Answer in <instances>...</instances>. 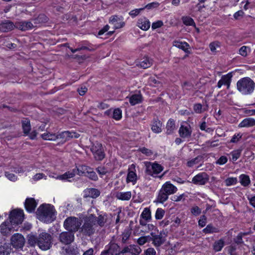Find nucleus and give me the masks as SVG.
I'll return each instance as SVG.
<instances>
[{
	"label": "nucleus",
	"instance_id": "nucleus-1",
	"mask_svg": "<svg viewBox=\"0 0 255 255\" xmlns=\"http://www.w3.org/2000/svg\"><path fill=\"white\" fill-rule=\"evenodd\" d=\"M56 213L53 206L49 204H43L37 209L36 215L39 220L47 223H51L55 219Z\"/></svg>",
	"mask_w": 255,
	"mask_h": 255
},
{
	"label": "nucleus",
	"instance_id": "nucleus-2",
	"mask_svg": "<svg viewBox=\"0 0 255 255\" xmlns=\"http://www.w3.org/2000/svg\"><path fill=\"white\" fill-rule=\"evenodd\" d=\"M237 88L242 95H249L254 91L255 83L250 78L244 77L237 82Z\"/></svg>",
	"mask_w": 255,
	"mask_h": 255
},
{
	"label": "nucleus",
	"instance_id": "nucleus-3",
	"mask_svg": "<svg viewBox=\"0 0 255 255\" xmlns=\"http://www.w3.org/2000/svg\"><path fill=\"white\" fill-rule=\"evenodd\" d=\"M95 219L94 214H90L84 218V222L80 228V233L85 236L90 237L97 230V224L94 223Z\"/></svg>",
	"mask_w": 255,
	"mask_h": 255
},
{
	"label": "nucleus",
	"instance_id": "nucleus-4",
	"mask_svg": "<svg viewBox=\"0 0 255 255\" xmlns=\"http://www.w3.org/2000/svg\"><path fill=\"white\" fill-rule=\"evenodd\" d=\"M81 225V223L78 218L72 216L67 218L63 223L65 229L74 234L80 229Z\"/></svg>",
	"mask_w": 255,
	"mask_h": 255
},
{
	"label": "nucleus",
	"instance_id": "nucleus-5",
	"mask_svg": "<svg viewBox=\"0 0 255 255\" xmlns=\"http://www.w3.org/2000/svg\"><path fill=\"white\" fill-rule=\"evenodd\" d=\"M51 236L50 234L42 232L38 236V246L42 250H47L51 246Z\"/></svg>",
	"mask_w": 255,
	"mask_h": 255
},
{
	"label": "nucleus",
	"instance_id": "nucleus-6",
	"mask_svg": "<svg viewBox=\"0 0 255 255\" xmlns=\"http://www.w3.org/2000/svg\"><path fill=\"white\" fill-rule=\"evenodd\" d=\"M145 172L148 175L154 176L160 173L164 169L163 167L160 164L155 162H146L145 163Z\"/></svg>",
	"mask_w": 255,
	"mask_h": 255
},
{
	"label": "nucleus",
	"instance_id": "nucleus-7",
	"mask_svg": "<svg viewBox=\"0 0 255 255\" xmlns=\"http://www.w3.org/2000/svg\"><path fill=\"white\" fill-rule=\"evenodd\" d=\"M120 246L115 243L110 242L106 249L102 252L101 255H122Z\"/></svg>",
	"mask_w": 255,
	"mask_h": 255
},
{
	"label": "nucleus",
	"instance_id": "nucleus-8",
	"mask_svg": "<svg viewBox=\"0 0 255 255\" xmlns=\"http://www.w3.org/2000/svg\"><path fill=\"white\" fill-rule=\"evenodd\" d=\"M57 239L62 244L70 245L74 241V234L68 231L62 232L59 234Z\"/></svg>",
	"mask_w": 255,
	"mask_h": 255
},
{
	"label": "nucleus",
	"instance_id": "nucleus-9",
	"mask_svg": "<svg viewBox=\"0 0 255 255\" xmlns=\"http://www.w3.org/2000/svg\"><path fill=\"white\" fill-rule=\"evenodd\" d=\"M24 218V214L21 210H14L10 212L9 219L11 224L18 225L21 224Z\"/></svg>",
	"mask_w": 255,
	"mask_h": 255
},
{
	"label": "nucleus",
	"instance_id": "nucleus-10",
	"mask_svg": "<svg viewBox=\"0 0 255 255\" xmlns=\"http://www.w3.org/2000/svg\"><path fill=\"white\" fill-rule=\"evenodd\" d=\"M11 245L15 249H21L24 245L25 239L20 234H15L12 236L10 239Z\"/></svg>",
	"mask_w": 255,
	"mask_h": 255
},
{
	"label": "nucleus",
	"instance_id": "nucleus-11",
	"mask_svg": "<svg viewBox=\"0 0 255 255\" xmlns=\"http://www.w3.org/2000/svg\"><path fill=\"white\" fill-rule=\"evenodd\" d=\"M121 251L122 255H139L141 250L137 245H130L125 247Z\"/></svg>",
	"mask_w": 255,
	"mask_h": 255
},
{
	"label": "nucleus",
	"instance_id": "nucleus-12",
	"mask_svg": "<svg viewBox=\"0 0 255 255\" xmlns=\"http://www.w3.org/2000/svg\"><path fill=\"white\" fill-rule=\"evenodd\" d=\"M209 180V176L206 172L199 173L195 176L192 180V182L196 185H204Z\"/></svg>",
	"mask_w": 255,
	"mask_h": 255
},
{
	"label": "nucleus",
	"instance_id": "nucleus-13",
	"mask_svg": "<svg viewBox=\"0 0 255 255\" xmlns=\"http://www.w3.org/2000/svg\"><path fill=\"white\" fill-rule=\"evenodd\" d=\"M109 23L114 26L115 29L122 28L125 25V23L123 21V17L118 15H113L110 17Z\"/></svg>",
	"mask_w": 255,
	"mask_h": 255
},
{
	"label": "nucleus",
	"instance_id": "nucleus-14",
	"mask_svg": "<svg viewBox=\"0 0 255 255\" xmlns=\"http://www.w3.org/2000/svg\"><path fill=\"white\" fill-rule=\"evenodd\" d=\"M192 130L190 125H181L179 129V134L181 137L184 138H190L191 136Z\"/></svg>",
	"mask_w": 255,
	"mask_h": 255
},
{
	"label": "nucleus",
	"instance_id": "nucleus-15",
	"mask_svg": "<svg viewBox=\"0 0 255 255\" xmlns=\"http://www.w3.org/2000/svg\"><path fill=\"white\" fill-rule=\"evenodd\" d=\"M232 78V75L231 73H228L225 75L221 77V79L218 82V88H220L222 85H226L227 86V88L229 89L230 87Z\"/></svg>",
	"mask_w": 255,
	"mask_h": 255
},
{
	"label": "nucleus",
	"instance_id": "nucleus-16",
	"mask_svg": "<svg viewBox=\"0 0 255 255\" xmlns=\"http://www.w3.org/2000/svg\"><path fill=\"white\" fill-rule=\"evenodd\" d=\"M16 28L15 25L11 21L6 20L0 24V30L3 32H7Z\"/></svg>",
	"mask_w": 255,
	"mask_h": 255
},
{
	"label": "nucleus",
	"instance_id": "nucleus-17",
	"mask_svg": "<svg viewBox=\"0 0 255 255\" xmlns=\"http://www.w3.org/2000/svg\"><path fill=\"white\" fill-rule=\"evenodd\" d=\"M61 254L62 255H77L79 252L77 247L69 246L63 247L62 248Z\"/></svg>",
	"mask_w": 255,
	"mask_h": 255
},
{
	"label": "nucleus",
	"instance_id": "nucleus-18",
	"mask_svg": "<svg viewBox=\"0 0 255 255\" xmlns=\"http://www.w3.org/2000/svg\"><path fill=\"white\" fill-rule=\"evenodd\" d=\"M161 189L168 195L174 194L177 190V188L169 181L165 182Z\"/></svg>",
	"mask_w": 255,
	"mask_h": 255
},
{
	"label": "nucleus",
	"instance_id": "nucleus-19",
	"mask_svg": "<svg viewBox=\"0 0 255 255\" xmlns=\"http://www.w3.org/2000/svg\"><path fill=\"white\" fill-rule=\"evenodd\" d=\"M137 26L143 30H147L150 26V23L145 17L139 18L137 22Z\"/></svg>",
	"mask_w": 255,
	"mask_h": 255
},
{
	"label": "nucleus",
	"instance_id": "nucleus-20",
	"mask_svg": "<svg viewBox=\"0 0 255 255\" xmlns=\"http://www.w3.org/2000/svg\"><path fill=\"white\" fill-rule=\"evenodd\" d=\"M16 28L22 31H26L33 27V24L30 21H23L15 24Z\"/></svg>",
	"mask_w": 255,
	"mask_h": 255
},
{
	"label": "nucleus",
	"instance_id": "nucleus-21",
	"mask_svg": "<svg viewBox=\"0 0 255 255\" xmlns=\"http://www.w3.org/2000/svg\"><path fill=\"white\" fill-rule=\"evenodd\" d=\"M24 205L28 212H32L35 210L37 203L33 198H28L25 200Z\"/></svg>",
	"mask_w": 255,
	"mask_h": 255
},
{
	"label": "nucleus",
	"instance_id": "nucleus-22",
	"mask_svg": "<svg viewBox=\"0 0 255 255\" xmlns=\"http://www.w3.org/2000/svg\"><path fill=\"white\" fill-rule=\"evenodd\" d=\"M94 217L96 219L94 223L97 224V227L99 226L102 228L105 226L107 222V216L106 214L100 215L98 217L94 215Z\"/></svg>",
	"mask_w": 255,
	"mask_h": 255
},
{
	"label": "nucleus",
	"instance_id": "nucleus-23",
	"mask_svg": "<svg viewBox=\"0 0 255 255\" xmlns=\"http://www.w3.org/2000/svg\"><path fill=\"white\" fill-rule=\"evenodd\" d=\"M89 170H90V167L82 165L74 169L72 172L74 173L75 175L77 174L80 176H86Z\"/></svg>",
	"mask_w": 255,
	"mask_h": 255
},
{
	"label": "nucleus",
	"instance_id": "nucleus-24",
	"mask_svg": "<svg viewBox=\"0 0 255 255\" xmlns=\"http://www.w3.org/2000/svg\"><path fill=\"white\" fill-rule=\"evenodd\" d=\"M152 237L150 240L152 241V243L155 247H159L162 245L164 240L161 235H154L153 233L151 234Z\"/></svg>",
	"mask_w": 255,
	"mask_h": 255
},
{
	"label": "nucleus",
	"instance_id": "nucleus-25",
	"mask_svg": "<svg viewBox=\"0 0 255 255\" xmlns=\"http://www.w3.org/2000/svg\"><path fill=\"white\" fill-rule=\"evenodd\" d=\"M255 126V120L253 118H246L239 125V128H250Z\"/></svg>",
	"mask_w": 255,
	"mask_h": 255
},
{
	"label": "nucleus",
	"instance_id": "nucleus-26",
	"mask_svg": "<svg viewBox=\"0 0 255 255\" xmlns=\"http://www.w3.org/2000/svg\"><path fill=\"white\" fill-rule=\"evenodd\" d=\"M142 101V97L141 94H133L129 97V102L131 106H134L140 103Z\"/></svg>",
	"mask_w": 255,
	"mask_h": 255
},
{
	"label": "nucleus",
	"instance_id": "nucleus-27",
	"mask_svg": "<svg viewBox=\"0 0 255 255\" xmlns=\"http://www.w3.org/2000/svg\"><path fill=\"white\" fill-rule=\"evenodd\" d=\"M162 123L157 119H154L151 125V129L155 133H159L161 132Z\"/></svg>",
	"mask_w": 255,
	"mask_h": 255
},
{
	"label": "nucleus",
	"instance_id": "nucleus-28",
	"mask_svg": "<svg viewBox=\"0 0 255 255\" xmlns=\"http://www.w3.org/2000/svg\"><path fill=\"white\" fill-rule=\"evenodd\" d=\"M173 46L183 50L186 53H188V47L189 46V44L186 42H182L180 41H173Z\"/></svg>",
	"mask_w": 255,
	"mask_h": 255
},
{
	"label": "nucleus",
	"instance_id": "nucleus-29",
	"mask_svg": "<svg viewBox=\"0 0 255 255\" xmlns=\"http://www.w3.org/2000/svg\"><path fill=\"white\" fill-rule=\"evenodd\" d=\"M11 250L9 244L4 243L0 246V255H9Z\"/></svg>",
	"mask_w": 255,
	"mask_h": 255
},
{
	"label": "nucleus",
	"instance_id": "nucleus-30",
	"mask_svg": "<svg viewBox=\"0 0 255 255\" xmlns=\"http://www.w3.org/2000/svg\"><path fill=\"white\" fill-rule=\"evenodd\" d=\"M168 196L167 194L160 189L155 201L157 203H163L168 199Z\"/></svg>",
	"mask_w": 255,
	"mask_h": 255
},
{
	"label": "nucleus",
	"instance_id": "nucleus-31",
	"mask_svg": "<svg viewBox=\"0 0 255 255\" xmlns=\"http://www.w3.org/2000/svg\"><path fill=\"white\" fill-rule=\"evenodd\" d=\"M21 124L23 133L27 135L31 130V126L29 120L27 119L22 120L21 121Z\"/></svg>",
	"mask_w": 255,
	"mask_h": 255
},
{
	"label": "nucleus",
	"instance_id": "nucleus-32",
	"mask_svg": "<svg viewBox=\"0 0 255 255\" xmlns=\"http://www.w3.org/2000/svg\"><path fill=\"white\" fill-rule=\"evenodd\" d=\"M1 233L3 235L9 234L11 231L10 223L8 221L4 222L0 226Z\"/></svg>",
	"mask_w": 255,
	"mask_h": 255
},
{
	"label": "nucleus",
	"instance_id": "nucleus-33",
	"mask_svg": "<svg viewBox=\"0 0 255 255\" xmlns=\"http://www.w3.org/2000/svg\"><path fill=\"white\" fill-rule=\"evenodd\" d=\"M176 128L175 121L172 119H169L166 125V133L167 134H172Z\"/></svg>",
	"mask_w": 255,
	"mask_h": 255
},
{
	"label": "nucleus",
	"instance_id": "nucleus-34",
	"mask_svg": "<svg viewBox=\"0 0 255 255\" xmlns=\"http://www.w3.org/2000/svg\"><path fill=\"white\" fill-rule=\"evenodd\" d=\"M241 184L244 187L248 186L251 183V180L249 175L242 174L239 176Z\"/></svg>",
	"mask_w": 255,
	"mask_h": 255
},
{
	"label": "nucleus",
	"instance_id": "nucleus-35",
	"mask_svg": "<svg viewBox=\"0 0 255 255\" xmlns=\"http://www.w3.org/2000/svg\"><path fill=\"white\" fill-rule=\"evenodd\" d=\"M131 234V228L129 227L128 228H126L124 232L123 233L122 236V242L123 244L126 243V242L129 239L130 235Z\"/></svg>",
	"mask_w": 255,
	"mask_h": 255
},
{
	"label": "nucleus",
	"instance_id": "nucleus-36",
	"mask_svg": "<svg viewBox=\"0 0 255 255\" xmlns=\"http://www.w3.org/2000/svg\"><path fill=\"white\" fill-rule=\"evenodd\" d=\"M131 197V193L130 191L126 192H118L116 197L121 200H129Z\"/></svg>",
	"mask_w": 255,
	"mask_h": 255
},
{
	"label": "nucleus",
	"instance_id": "nucleus-37",
	"mask_svg": "<svg viewBox=\"0 0 255 255\" xmlns=\"http://www.w3.org/2000/svg\"><path fill=\"white\" fill-rule=\"evenodd\" d=\"M27 243L31 247H34L36 244L38 245V237L32 234L28 235L27 236Z\"/></svg>",
	"mask_w": 255,
	"mask_h": 255
},
{
	"label": "nucleus",
	"instance_id": "nucleus-38",
	"mask_svg": "<svg viewBox=\"0 0 255 255\" xmlns=\"http://www.w3.org/2000/svg\"><path fill=\"white\" fill-rule=\"evenodd\" d=\"M75 176V173L73 172H67L65 173L64 174L61 175H57L55 176V175H50L53 178H56L57 179H59L61 180H66L68 178H71Z\"/></svg>",
	"mask_w": 255,
	"mask_h": 255
},
{
	"label": "nucleus",
	"instance_id": "nucleus-39",
	"mask_svg": "<svg viewBox=\"0 0 255 255\" xmlns=\"http://www.w3.org/2000/svg\"><path fill=\"white\" fill-rule=\"evenodd\" d=\"M41 137L44 140L55 141L57 139V134L51 133L49 132H45L41 135Z\"/></svg>",
	"mask_w": 255,
	"mask_h": 255
},
{
	"label": "nucleus",
	"instance_id": "nucleus-40",
	"mask_svg": "<svg viewBox=\"0 0 255 255\" xmlns=\"http://www.w3.org/2000/svg\"><path fill=\"white\" fill-rule=\"evenodd\" d=\"M219 230L218 228L214 227L211 224L208 225L203 230V232L205 234H212L218 233Z\"/></svg>",
	"mask_w": 255,
	"mask_h": 255
},
{
	"label": "nucleus",
	"instance_id": "nucleus-41",
	"mask_svg": "<svg viewBox=\"0 0 255 255\" xmlns=\"http://www.w3.org/2000/svg\"><path fill=\"white\" fill-rule=\"evenodd\" d=\"M151 65L152 61L147 57L143 58L139 64V65L144 69L150 67Z\"/></svg>",
	"mask_w": 255,
	"mask_h": 255
},
{
	"label": "nucleus",
	"instance_id": "nucleus-42",
	"mask_svg": "<svg viewBox=\"0 0 255 255\" xmlns=\"http://www.w3.org/2000/svg\"><path fill=\"white\" fill-rule=\"evenodd\" d=\"M140 217L145 221H150L151 216L150 209L148 208H144L140 215Z\"/></svg>",
	"mask_w": 255,
	"mask_h": 255
},
{
	"label": "nucleus",
	"instance_id": "nucleus-43",
	"mask_svg": "<svg viewBox=\"0 0 255 255\" xmlns=\"http://www.w3.org/2000/svg\"><path fill=\"white\" fill-rule=\"evenodd\" d=\"M182 20L183 23L187 26H196L195 23L193 18L188 16H183L182 17Z\"/></svg>",
	"mask_w": 255,
	"mask_h": 255
},
{
	"label": "nucleus",
	"instance_id": "nucleus-44",
	"mask_svg": "<svg viewBox=\"0 0 255 255\" xmlns=\"http://www.w3.org/2000/svg\"><path fill=\"white\" fill-rule=\"evenodd\" d=\"M87 192H88V196L92 198H96L100 194V191L95 188L89 189H88Z\"/></svg>",
	"mask_w": 255,
	"mask_h": 255
},
{
	"label": "nucleus",
	"instance_id": "nucleus-45",
	"mask_svg": "<svg viewBox=\"0 0 255 255\" xmlns=\"http://www.w3.org/2000/svg\"><path fill=\"white\" fill-rule=\"evenodd\" d=\"M136 174L132 171H130L128 172L127 177V182H135L136 181Z\"/></svg>",
	"mask_w": 255,
	"mask_h": 255
},
{
	"label": "nucleus",
	"instance_id": "nucleus-46",
	"mask_svg": "<svg viewBox=\"0 0 255 255\" xmlns=\"http://www.w3.org/2000/svg\"><path fill=\"white\" fill-rule=\"evenodd\" d=\"M94 157L97 160H102L105 157V153L103 148H102L98 151L93 153Z\"/></svg>",
	"mask_w": 255,
	"mask_h": 255
},
{
	"label": "nucleus",
	"instance_id": "nucleus-47",
	"mask_svg": "<svg viewBox=\"0 0 255 255\" xmlns=\"http://www.w3.org/2000/svg\"><path fill=\"white\" fill-rule=\"evenodd\" d=\"M202 159V156L201 155H199L196 157L191 159V160L187 162V165L189 167H192L194 165L198 164L199 163Z\"/></svg>",
	"mask_w": 255,
	"mask_h": 255
},
{
	"label": "nucleus",
	"instance_id": "nucleus-48",
	"mask_svg": "<svg viewBox=\"0 0 255 255\" xmlns=\"http://www.w3.org/2000/svg\"><path fill=\"white\" fill-rule=\"evenodd\" d=\"M87 177H88L91 180L94 181H97L98 179V176L96 173L94 171L93 169L90 167V170H88V172L87 173L86 175Z\"/></svg>",
	"mask_w": 255,
	"mask_h": 255
},
{
	"label": "nucleus",
	"instance_id": "nucleus-49",
	"mask_svg": "<svg viewBox=\"0 0 255 255\" xmlns=\"http://www.w3.org/2000/svg\"><path fill=\"white\" fill-rule=\"evenodd\" d=\"M248 234V233H240L238 236L234 238V242L238 245H240L243 244L244 242L243 241V237L244 236L247 235Z\"/></svg>",
	"mask_w": 255,
	"mask_h": 255
},
{
	"label": "nucleus",
	"instance_id": "nucleus-50",
	"mask_svg": "<svg viewBox=\"0 0 255 255\" xmlns=\"http://www.w3.org/2000/svg\"><path fill=\"white\" fill-rule=\"evenodd\" d=\"M151 237L149 236L140 237L137 241V244L140 246L144 245L147 242L150 241Z\"/></svg>",
	"mask_w": 255,
	"mask_h": 255
},
{
	"label": "nucleus",
	"instance_id": "nucleus-51",
	"mask_svg": "<svg viewBox=\"0 0 255 255\" xmlns=\"http://www.w3.org/2000/svg\"><path fill=\"white\" fill-rule=\"evenodd\" d=\"M112 118L116 120H119L122 118V111L116 109L112 111Z\"/></svg>",
	"mask_w": 255,
	"mask_h": 255
},
{
	"label": "nucleus",
	"instance_id": "nucleus-52",
	"mask_svg": "<svg viewBox=\"0 0 255 255\" xmlns=\"http://www.w3.org/2000/svg\"><path fill=\"white\" fill-rule=\"evenodd\" d=\"M238 182L237 178L236 177H229L227 178L225 181L226 185L230 186L233 185H235Z\"/></svg>",
	"mask_w": 255,
	"mask_h": 255
},
{
	"label": "nucleus",
	"instance_id": "nucleus-53",
	"mask_svg": "<svg viewBox=\"0 0 255 255\" xmlns=\"http://www.w3.org/2000/svg\"><path fill=\"white\" fill-rule=\"evenodd\" d=\"M224 245V242L222 240H219L215 242L214 245V250L216 252L220 251Z\"/></svg>",
	"mask_w": 255,
	"mask_h": 255
},
{
	"label": "nucleus",
	"instance_id": "nucleus-54",
	"mask_svg": "<svg viewBox=\"0 0 255 255\" xmlns=\"http://www.w3.org/2000/svg\"><path fill=\"white\" fill-rule=\"evenodd\" d=\"M230 154L232 155V160L233 161H235L240 157L241 150L240 149L235 150L232 151Z\"/></svg>",
	"mask_w": 255,
	"mask_h": 255
},
{
	"label": "nucleus",
	"instance_id": "nucleus-55",
	"mask_svg": "<svg viewBox=\"0 0 255 255\" xmlns=\"http://www.w3.org/2000/svg\"><path fill=\"white\" fill-rule=\"evenodd\" d=\"M165 214V211L161 208H158L155 213V218L157 220L161 219Z\"/></svg>",
	"mask_w": 255,
	"mask_h": 255
},
{
	"label": "nucleus",
	"instance_id": "nucleus-56",
	"mask_svg": "<svg viewBox=\"0 0 255 255\" xmlns=\"http://www.w3.org/2000/svg\"><path fill=\"white\" fill-rule=\"evenodd\" d=\"M69 133H67V131H64L63 132H61L59 133V134H57V139H61L63 140L64 141H66L67 140H69V138L68 136Z\"/></svg>",
	"mask_w": 255,
	"mask_h": 255
},
{
	"label": "nucleus",
	"instance_id": "nucleus-57",
	"mask_svg": "<svg viewBox=\"0 0 255 255\" xmlns=\"http://www.w3.org/2000/svg\"><path fill=\"white\" fill-rule=\"evenodd\" d=\"M103 148L102 145L99 142L94 143L91 147V150L93 154Z\"/></svg>",
	"mask_w": 255,
	"mask_h": 255
},
{
	"label": "nucleus",
	"instance_id": "nucleus-58",
	"mask_svg": "<svg viewBox=\"0 0 255 255\" xmlns=\"http://www.w3.org/2000/svg\"><path fill=\"white\" fill-rule=\"evenodd\" d=\"M248 50L250 51L249 47L243 46L239 49V54L243 57H246L248 55Z\"/></svg>",
	"mask_w": 255,
	"mask_h": 255
},
{
	"label": "nucleus",
	"instance_id": "nucleus-59",
	"mask_svg": "<svg viewBox=\"0 0 255 255\" xmlns=\"http://www.w3.org/2000/svg\"><path fill=\"white\" fill-rule=\"evenodd\" d=\"M209 47L212 52H215L217 48L220 47V43L218 41L213 42L210 44Z\"/></svg>",
	"mask_w": 255,
	"mask_h": 255
},
{
	"label": "nucleus",
	"instance_id": "nucleus-60",
	"mask_svg": "<svg viewBox=\"0 0 255 255\" xmlns=\"http://www.w3.org/2000/svg\"><path fill=\"white\" fill-rule=\"evenodd\" d=\"M139 150L142 153L145 154L147 156H151L153 154V152L151 150L146 148L145 147L140 148H139Z\"/></svg>",
	"mask_w": 255,
	"mask_h": 255
},
{
	"label": "nucleus",
	"instance_id": "nucleus-61",
	"mask_svg": "<svg viewBox=\"0 0 255 255\" xmlns=\"http://www.w3.org/2000/svg\"><path fill=\"white\" fill-rule=\"evenodd\" d=\"M5 176L10 181H15L17 180L16 176L13 174L9 173L8 171H5Z\"/></svg>",
	"mask_w": 255,
	"mask_h": 255
},
{
	"label": "nucleus",
	"instance_id": "nucleus-62",
	"mask_svg": "<svg viewBox=\"0 0 255 255\" xmlns=\"http://www.w3.org/2000/svg\"><path fill=\"white\" fill-rule=\"evenodd\" d=\"M206 222L207 217L205 216V215H203L200 217V219L198 221V225L201 227H204L206 225Z\"/></svg>",
	"mask_w": 255,
	"mask_h": 255
},
{
	"label": "nucleus",
	"instance_id": "nucleus-63",
	"mask_svg": "<svg viewBox=\"0 0 255 255\" xmlns=\"http://www.w3.org/2000/svg\"><path fill=\"white\" fill-rule=\"evenodd\" d=\"M191 213L194 216H198L201 213V210L197 206L193 207L191 209Z\"/></svg>",
	"mask_w": 255,
	"mask_h": 255
},
{
	"label": "nucleus",
	"instance_id": "nucleus-64",
	"mask_svg": "<svg viewBox=\"0 0 255 255\" xmlns=\"http://www.w3.org/2000/svg\"><path fill=\"white\" fill-rule=\"evenodd\" d=\"M144 8H141L138 9H135L129 12V14L132 17H134L137 16Z\"/></svg>",
	"mask_w": 255,
	"mask_h": 255
}]
</instances>
